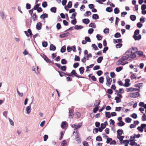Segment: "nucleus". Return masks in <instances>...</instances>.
Wrapping results in <instances>:
<instances>
[{"mask_svg": "<svg viewBox=\"0 0 146 146\" xmlns=\"http://www.w3.org/2000/svg\"><path fill=\"white\" fill-rule=\"evenodd\" d=\"M137 48H129L124 54L121 58L117 62L118 65H124L127 64L128 62L126 60H130L136 57L135 52Z\"/></svg>", "mask_w": 146, "mask_h": 146, "instance_id": "1", "label": "nucleus"}, {"mask_svg": "<svg viewBox=\"0 0 146 146\" xmlns=\"http://www.w3.org/2000/svg\"><path fill=\"white\" fill-rule=\"evenodd\" d=\"M117 138L119 140V141H121L122 140H123L124 137L122 135L123 133L122 130L119 129L117 131Z\"/></svg>", "mask_w": 146, "mask_h": 146, "instance_id": "2", "label": "nucleus"}, {"mask_svg": "<svg viewBox=\"0 0 146 146\" xmlns=\"http://www.w3.org/2000/svg\"><path fill=\"white\" fill-rule=\"evenodd\" d=\"M139 94L138 92L132 93L129 94L128 96L133 98H135L139 97Z\"/></svg>", "mask_w": 146, "mask_h": 146, "instance_id": "3", "label": "nucleus"}, {"mask_svg": "<svg viewBox=\"0 0 146 146\" xmlns=\"http://www.w3.org/2000/svg\"><path fill=\"white\" fill-rule=\"evenodd\" d=\"M82 126V123H79L77 125L73 124L72 125V127L74 129V130H76L80 127Z\"/></svg>", "mask_w": 146, "mask_h": 146, "instance_id": "4", "label": "nucleus"}, {"mask_svg": "<svg viewBox=\"0 0 146 146\" xmlns=\"http://www.w3.org/2000/svg\"><path fill=\"white\" fill-rule=\"evenodd\" d=\"M31 108L30 105L27 106L25 108L26 113L27 114H29L31 113Z\"/></svg>", "mask_w": 146, "mask_h": 146, "instance_id": "5", "label": "nucleus"}, {"mask_svg": "<svg viewBox=\"0 0 146 146\" xmlns=\"http://www.w3.org/2000/svg\"><path fill=\"white\" fill-rule=\"evenodd\" d=\"M106 79L107 80L106 84L107 85H108L109 86L111 83L112 79L108 76L106 77Z\"/></svg>", "mask_w": 146, "mask_h": 146, "instance_id": "6", "label": "nucleus"}, {"mask_svg": "<svg viewBox=\"0 0 146 146\" xmlns=\"http://www.w3.org/2000/svg\"><path fill=\"white\" fill-rule=\"evenodd\" d=\"M41 56L47 63H50L52 62L51 61H50L48 58L45 55H41Z\"/></svg>", "mask_w": 146, "mask_h": 146, "instance_id": "7", "label": "nucleus"}, {"mask_svg": "<svg viewBox=\"0 0 146 146\" xmlns=\"http://www.w3.org/2000/svg\"><path fill=\"white\" fill-rule=\"evenodd\" d=\"M129 142V141L127 140H122L121 141H120V142L122 144L124 143L125 144V145H127Z\"/></svg>", "mask_w": 146, "mask_h": 146, "instance_id": "8", "label": "nucleus"}, {"mask_svg": "<svg viewBox=\"0 0 146 146\" xmlns=\"http://www.w3.org/2000/svg\"><path fill=\"white\" fill-rule=\"evenodd\" d=\"M137 89L135 88H129L126 89V91L127 92H133L136 91Z\"/></svg>", "mask_w": 146, "mask_h": 146, "instance_id": "9", "label": "nucleus"}, {"mask_svg": "<svg viewBox=\"0 0 146 146\" xmlns=\"http://www.w3.org/2000/svg\"><path fill=\"white\" fill-rule=\"evenodd\" d=\"M125 83L124 84V86L126 87H128L130 85L129 82L130 80L129 79H125Z\"/></svg>", "mask_w": 146, "mask_h": 146, "instance_id": "10", "label": "nucleus"}, {"mask_svg": "<svg viewBox=\"0 0 146 146\" xmlns=\"http://www.w3.org/2000/svg\"><path fill=\"white\" fill-rule=\"evenodd\" d=\"M133 37L135 40H139L141 38V36L139 35H133Z\"/></svg>", "mask_w": 146, "mask_h": 146, "instance_id": "11", "label": "nucleus"}, {"mask_svg": "<svg viewBox=\"0 0 146 146\" xmlns=\"http://www.w3.org/2000/svg\"><path fill=\"white\" fill-rule=\"evenodd\" d=\"M36 28L38 30H40L41 28V23L40 22L38 23L36 25Z\"/></svg>", "mask_w": 146, "mask_h": 146, "instance_id": "12", "label": "nucleus"}, {"mask_svg": "<svg viewBox=\"0 0 146 146\" xmlns=\"http://www.w3.org/2000/svg\"><path fill=\"white\" fill-rule=\"evenodd\" d=\"M67 145V143L66 141L64 140L62 141L61 142V146H66Z\"/></svg>", "mask_w": 146, "mask_h": 146, "instance_id": "13", "label": "nucleus"}, {"mask_svg": "<svg viewBox=\"0 0 146 146\" xmlns=\"http://www.w3.org/2000/svg\"><path fill=\"white\" fill-rule=\"evenodd\" d=\"M50 49L51 50H55L56 49V47L53 44H51L50 45Z\"/></svg>", "mask_w": 146, "mask_h": 146, "instance_id": "14", "label": "nucleus"}, {"mask_svg": "<svg viewBox=\"0 0 146 146\" xmlns=\"http://www.w3.org/2000/svg\"><path fill=\"white\" fill-rule=\"evenodd\" d=\"M83 22L84 23L88 24L90 22L89 20L88 19H85L83 20Z\"/></svg>", "mask_w": 146, "mask_h": 146, "instance_id": "15", "label": "nucleus"}, {"mask_svg": "<svg viewBox=\"0 0 146 146\" xmlns=\"http://www.w3.org/2000/svg\"><path fill=\"white\" fill-rule=\"evenodd\" d=\"M100 101L99 100H97L95 101L94 103V105L95 107H98V106L100 105Z\"/></svg>", "mask_w": 146, "mask_h": 146, "instance_id": "16", "label": "nucleus"}, {"mask_svg": "<svg viewBox=\"0 0 146 146\" xmlns=\"http://www.w3.org/2000/svg\"><path fill=\"white\" fill-rule=\"evenodd\" d=\"M83 28V27L81 25H76L74 26V28L77 30L81 29Z\"/></svg>", "mask_w": 146, "mask_h": 146, "instance_id": "17", "label": "nucleus"}, {"mask_svg": "<svg viewBox=\"0 0 146 146\" xmlns=\"http://www.w3.org/2000/svg\"><path fill=\"white\" fill-rule=\"evenodd\" d=\"M130 19L132 21H135L136 19V17L134 15H131L130 17Z\"/></svg>", "mask_w": 146, "mask_h": 146, "instance_id": "18", "label": "nucleus"}, {"mask_svg": "<svg viewBox=\"0 0 146 146\" xmlns=\"http://www.w3.org/2000/svg\"><path fill=\"white\" fill-rule=\"evenodd\" d=\"M92 17L93 19L96 20L99 18V16L97 14H94Z\"/></svg>", "mask_w": 146, "mask_h": 146, "instance_id": "19", "label": "nucleus"}, {"mask_svg": "<svg viewBox=\"0 0 146 146\" xmlns=\"http://www.w3.org/2000/svg\"><path fill=\"white\" fill-rule=\"evenodd\" d=\"M68 33H65L60 35V37L61 38H63L68 36Z\"/></svg>", "mask_w": 146, "mask_h": 146, "instance_id": "20", "label": "nucleus"}, {"mask_svg": "<svg viewBox=\"0 0 146 146\" xmlns=\"http://www.w3.org/2000/svg\"><path fill=\"white\" fill-rule=\"evenodd\" d=\"M130 78L131 80H133L134 79L136 78V74L134 73L132 74L131 75Z\"/></svg>", "mask_w": 146, "mask_h": 146, "instance_id": "21", "label": "nucleus"}, {"mask_svg": "<svg viewBox=\"0 0 146 146\" xmlns=\"http://www.w3.org/2000/svg\"><path fill=\"white\" fill-rule=\"evenodd\" d=\"M130 145L131 146H135L138 145L134 141H130Z\"/></svg>", "mask_w": 146, "mask_h": 146, "instance_id": "22", "label": "nucleus"}, {"mask_svg": "<svg viewBox=\"0 0 146 146\" xmlns=\"http://www.w3.org/2000/svg\"><path fill=\"white\" fill-rule=\"evenodd\" d=\"M121 42V39H114L113 40V42L114 44H116L117 43H119Z\"/></svg>", "mask_w": 146, "mask_h": 146, "instance_id": "23", "label": "nucleus"}, {"mask_svg": "<svg viewBox=\"0 0 146 146\" xmlns=\"http://www.w3.org/2000/svg\"><path fill=\"white\" fill-rule=\"evenodd\" d=\"M3 116L6 118H7L8 116V112L7 111H5L3 113Z\"/></svg>", "mask_w": 146, "mask_h": 146, "instance_id": "24", "label": "nucleus"}, {"mask_svg": "<svg viewBox=\"0 0 146 146\" xmlns=\"http://www.w3.org/2000/svg\"><path fill=\"white\" fill-rule=\"evenodd\" d=\"M48 17V15L47 14L45 13L41 15L40 16V18L41 19H44L47 18Z\"/></svg>", "mask_w": 146, "mask_h": 146, "instance_id": "25", "label": "nucleus"}, {"mask_svg": "<svg viewBox=\"0 0 146 146\" xmlns=\"http://www.w3.org/2000/svg\"><path fill=\"white\" fill-rule=\"evenodd\" d=\"M103 57L102 56L99 57L97 61L98 63H100L103 60Z\"/></svg>", "mask_w": 146, "mask_h": 146, "instance_id": "26", "label": "nucleus"}, {"mask_svg": "<svg viewBox=\"0 0 146 146\" xmlns=\"http://www.w3.org/2000/svg\"><path fill=\"white\" fill-rule=\"evenodd\" d=\"M79 71H80V73L81 74H82L84 71V68L83 67H80L79 69Z\"/></svg>", "mask_w": 146, "mask_h": 146, "instance_id": "27", "label": "nucleus"}, {"mask_svg": "<svg viewBox=\"0 0 146 146\" xmlns=\"http://www.w3.org/2000/svg\"><path fill=\"white\" fill-rule=\"evenodd\" d=\"M50 11L54 13H55L56 11V9L55 7H52L50 9Z\"/></svg>", "mask_w": 146, "mask_h": 146, "instance_id": "28", "label": "nucleus"}, {"mask_svg": "<svg viewBox=\"0 0 146 146\" xmlns=\"http://www.w3.org/2000/svg\"><path fill=\"white\" fill-rule=\"evenodd\" d=\"M115 100L116 101L117 103H118L121 102V99L119 97H116L115 98Z\"/></svg>", "mask_w": 146, "mask_h": 146, "instance_id": "29", "label": "nucleus"}, {"mask_svg": "<svg viewBox=\"0 0 146 146\" xmlns=\"http://www.w3.org/2000/svg\"><path fill=\"white\" fill-rule=\"evenodd\" d=\"M8 119L9 120V122L10 123L11 125L12 126H14V123L13 121L10 118H8Z\"/></svg>", "mask_w": 146, "mask_h": 146, "instance_id": "30", "label": "nucleus"}, {"mask_svg": "<svg viewBox=\"0 0 146 146\" xmlns=\"http://www.w3.org/2000/svg\"><path fill=\"white\" fill-rule=\"evenodd\" d=\"M66 122L65 121L63 122L61 125L62 128H64L66 127Z\"/></svg>", "mask_w": 146, "mask_h": 146, "instance_id": "31", "label": "nucleus"}, {"mask_svg": "<svg viewBox=\"0 0 146 146\" xmlns=\"http://www.w3.org/2000/svg\"><path fill=\"white\" fill-rule=\"evenodd\" d=\"M125 121L127 123H130L131 121V119L129 117H127L125 118Z\"/></svg>", "mask_w": 146, "mask_h": 146, "instance_id": "32", "label": "nucleus"}, {"mask_svg": "<svg viewBox=\"0 0 146 146\" xmlns=\"http://www.w3.org/2000/svg\"><path fill=\"white\" fill-rule=\"evenodd\" d=\"M114 13L115 14H117L119 13V10L116 7L115 8V9H114Z\"/></svg>", "mask_w": 146, "mask_h": 146, "instance_id": "33", "label": "nucleus"}, {"mask_svg": "<svg viewBox=\"0 0 146 146\" xmlns=\"http://www.w3.org/2000/svg\"><path fill=\"white\" fill-rule=\"evenodd\" d=\"M66 47L65 46H63L61 50H60V51L62 53H63L65 51V50H66Z\"/></svg>", "mask_w": 146, "mask_h": 146, "instance_id": "34", "label": "nucleus"}, {"mask_svg": "<svg viewBox=\"0 0 146 146\" xmlns=\"http://www.w3.org/2000/svg\"><path fill=\"white\" fill-rule=\"evenodd\" d=\"M104 78L103 77H101L99 78V82L100 83L102 84L104 82Z\"/></svg>", "mask_w": 146, "mask_h": 146, "instance_id": "35", "label": "nucleus"}, {"mask_svg": "<svg viewBox=\"0 0 146 146\" xmlns=\"http://www.w3.org/2000/svg\"><path fill=\"white\" fill-rule=\"evenodd\" d=\"M77 23L76 19H74L72 20L71 21V23L74 25H75Z\"/></svg>", "mask_w": 146, "mask_h": 146, "instance_id": "36", "label": "nucleus"}, {"mask_svg": "<svg viewBox=\"0 0 146 146\" xmlns=\"http://www.w3.org/2000/svg\"><path fill=\"white\" fill-rule=\"evenodd\" d=\"M118 126H122L124 125V123L123 121H120L117 123Z\"/></svg>", "mask_w": 146, "mask_h": 146, "instance_id": "37", "label": "nucleus"}, {"mask_svg": "<svg viewBox=\"0 0 146 146\" xmlns=\"http://www.w3.org/2000/svg\"><path fill=\"white\" fill-rule=\"evenodd\" d=\"M37 17V16L35 13H34L32 16V19L33 21H35Z\"/></svg>", "mask_w": 146, "mask_h": 146, "instance_id": "38", "label": "nucleus"}, {"mask_svg": "<svg viewBox=\"0 0 146 146\" xmlns=\"http://www.w3.org/2000/svg\"><path fill=\"white\" fill-rule=\"evenodd\" d=\"M42 46L46 47L47 46V42L46 41H44L42 42Z\"/></svg>", "mask_w": 146, "mask_h": 146, "instance_id": "39", "label": "nucleus"}, {"mask_svg": "<svg viewBox=\"0 0 146 146\" xmlns=\"http://www.w3.org/2000/svg\"><path fill=\"white\" fill-rule=\"evenodd\" d=\"M91 12L89 11H86L85 13V14H84L85 16H88L89 15H91Z\"/></svg>", "mask_w": 146, "mask_h": 146, "instance_id": "40", "label": "nucleus"}, {"mask_svg": "<svg viewBox=\"0 0 146 146\" xmlns=\"http://www.w3.org/2000/svg\"><path fill=\"white\" fill-rule=\"evenodd\" d=\"M122 67L121 66L117 68L116 69V71L117 72H119L122 70Z\"/></svg>", "mask_w": 146, "mask_h": 146, "instance_id": "41", "label": "nucleus"}, {"mask_svg": "<svg viewBox=\"0 0 146 146\" xmlns=\"http://www.w3.org/2000/svg\"><path fill=\"white\" fill-rule=\"evenodd\" d=\"M122 46V44L121 43H119L116 45L115 47L117 48H120Z\"/></svg>", "mask_w": 146, "mask_h": 146, "instance_id": "42", "label": "nucleus"}, {"mask_svg": "<svg viewBox=\"0 0 146 146\" xmlns=\"http://www.w3.org/2000/svg\"><path fill=\"white\" fill-rule=\"evenodd\" d=\"M96 140L98 141H101L102 140V137L100 136H98L96 137Z\"/></svg>", "mask_w": 146, "mask_h": 146, "instance_id": "43", "label": "nucleus"}, {"mask_svg": "<svg viewBox=\"0 0 146 146\" xmlns=\"http://www.w3.org/2000/svg\"><path fill=\"white\" fill-rule=\"evenodd\" d=\"M106 115L107 117L110 118L111 117V115L110 112H106Z\"/></svg>", "mask_w": 146, "mask_h": 146, "instance_id": "44", "label": "nucleus"}, {"mask_svg": "<svg viewBox=\"0 0 146 146\" xmlns=\"http://www.w3.org/2000/svg\"><path fill=\"white\" fill-rule=\"evenodd\" d=\"M96 37L98 40H101L102 38V36L99 34H97Z\"/></svg>", "mask_w": 146, "mask_h": 146, "instance_id": "45", "label": "nucleus"}, {"mask_svg": "<svg viewBox=\"0 0 146 146\" xmlns=\"http://www.w3.org/2000/svg\"><path fill=\"white\" fill-rule=\"evenodd\" d=\"M72 3L71 1H69L67 5V7L68 8H70L72 7Z\"/></svg>", "mask_w": 146, "mask_h": 146, "instance_id": "46", "label": "nucleus"}, {"mask_svg": "<svg viewBox=\"0 0 146 146\" xmlns=\"http://www.w3.org/2000/svg\"><path fill=\"white\" fill-rule=\"evenodd\" d=\"M89 26L90 27H92L94 28H96V25H94V23H90V24Z\"/></svg>", "mask_w": 146, "mask_h": 146, "instance_id": "47", "label": "nucleus"}, {"mask_svg": "<svg viewBox=\"0 0 146 146\" xmlns=\"http://www.w3.org/2000/svg\"><path fill=\"white\" fill-rule=\"evenodd\" d=\"M80 58L78 56H77L76 55L75 56V58H74V60L75 61H80Z\"/></svg>", "mask_w": 146, "mask_h": 146, "instance_id": "48", "label": "nucleus"}, {"mask_svg": "<svg viewBox=\"0 0 146 146\" xmlns=\"http://www.w3.org/2000/svg\"><path fill=\"white\" fill-rule=\"evenodd\" d=\"M121 36V35L120 33H116L114 35V36L115 38H118Z\"/></svg>", "mask_w": 146, "mask_h": 146, "instance_id": "49", "label": "nucleus"}, {"mask_svg": "<svg viewBox=\"0 0 146 146\" xmlns=\"http://www.w3.org/2000/svg\"><path fill=\"white\" fill-rule=\"evenodd\" d=\"M73 134L76 138H78L79 137V133H78V132H76V133H75V131H74L73 132Z\"/></svg>", "mask_w": 146, "mask_h": 146, "instance_id": "50", "label": "nucleus"}, {"mask_svg": "<svg viewBox=\"0 0 146 146\" xmlns=\"http://www.w3.org/2000/svg\"><path fill=\"white\" fill-rule=\"evenodd\" d=\"M146 9V5L145 4H143L141 6V9L142 11L145 10Z\"/></svg>", "mask_w": 146, "mask_h": 146, "instance_id": "51", "label": "nucleus"}, {"mask_svg": "<svg viewBox=\"0 0 146 146\" xmlns=\"http://www.w3.org/2000/svg\"><path fill=\"white\" fill-rule=\"evenodd\" d=\"M31 5L29 3H27L26 5V8L27 9H29L31 8Z\"/></svg>", "mask_w": 146, "mask_h": 146, "instance_id": "52", "label": "nucleus"}, {"mask_svg": "<svg viewBox=\"0 0 146 146\" xmlns=\"http://www.w3.org/2000/svg\"><path fill=\"white\" fill-rule=\"evenodd\" d=\"M131 116L134 119H136L137 117V115L136 113H133L131 115Z\"/></svg>", "mask_w": 146, "mask_h": 146, "instance_id": "53", "label": "nucleus"}, {"mask_svg": "<svg viewBox=\"0 0 146 146\" xmlns=\"http://www.w3.org/2000/svg\"><path fill=\"white\" fill-rule=\"evenodd\" d=\"M138 130L141 132H143V129L141 126L138 127L137 128Z\"/></svg>", "mask_w": 146, "mask_h": 146, "instance_id": "54", "label": "nucleus"}, {"mask_svg": "<svg viewBox=\"0 0 146 146\" xmlns=\"http://www.w3.org/2000/svg\"><path fill=\"white\" fill-rule=\"evenodd\" d=\"M92 47H93L94 49L96 50L98 49V47L96 45L94 44H92Z\"/></svg>", "mask_w": 146, "mask_h": 146, "instance_id": "55", "label": "nucleus"}, {"mask_svg": "<svg viewBox=\"0 0 146 146\" xmlns=\"http://www.w3.org/2000/svg\"><path fill=\"white\" fill-rule=\"evenodd\" d=\"M67 61L66 60L64 59H63L61 60V63L63 64H66Z\"/></svg>", "mask_w": 146, "mask_h": 146, "instance_id": "56", "label": "nucleus"}, {"mask_svg": "<svg viewBox=\"0 0 146 146\" xmlns=\"http://www.w3.org/2000/svg\"><path fill=\"white\" fill-rule=\"evenodd\" d=\"M76 13L75 12L72 14V16L70 17L71 19H76L75 17L76 16Z\"/></svg>", "mask_w": 146, "mask_h": 146, "instance_id": "57", "label": "nucleus"}, {"mask_svg": "<svg viewBox=\"0 0 146 146\" xmlns=\"http://www.w3.org/2000/svg\"><path fill=\"white\" fill-rule=\"evenodd\" d=\"M85 40L86 42H91V40L90 38L89 37L86 36L85 38Z\"/></svg>", "mask_w": 146, "mask_h": 146, "instance_id": "58", "label": "nucleus"}, {"mask_svg": "<svg viewBox=\"0 0 146 146\" xmlns=\"http://www.w3.org/2000/svg\"><path fill=\"white\" fill-rule=\"evenodd\" d=\"M97 73L98 76H100L102 74L103 72L101 70H98L97 72Z\"/></svg>", "mask_w": 146, "mask_h": 146, "instance_id": "59", "label": "nucleus"}, {"mask_svg": "<svg viewBox=\"0 0 146 146\" xmlns=\"http://www.w3.org/2000/svg\"><path fill=\"white\" fill-rule=\"evenodd\" d=\"M47 4L46 2H44L42 4V6L43 7L45 8L47 6Z\"/></svg>", "mask_w": 146, "mask_h": 146, "instance_id": "60", "label": "nucleus"}, {"mask_svg": "<svg viewBox=\"0 0 146 146\" xmlns=\"http://www.w3.org/2000/svg\"><path fill=\"white\" fill-rule=\"evenodd\" d=\"M104 32L105 34H106V33H109V29L108 28H106L104 30Z\"/></svg>", "mask_w": 146, "mask_h": 146, "instance_id": "61", "label": "nucleus"}, {"mask_svg": "<svg viewBox=\"0 0 146 146\" xmlns=\"http://www.w3.org/2000/svg\"><path fill=\"white\" fill-rule=\"evenodd\" d=\"M100 68V67L99 66H96L93 68L94 70H96L99 69Z\"/></svg>", "mask_w": 146, "mask_h": 146, "instance_id": "62", "label": "nucleus"}, {"mask_svg": "<svg viewBox=\"0 0 146 146\" xmlns=\"http://www.w3.org/2000/svg\"><path fill=\"white\" fill-rule=\"evenodd\" d=\"M79 65V63H75L73 65V67L74 68H76Z\"/></svg>", "mask_w": 146, "mask_h": 146, "instance_id": "63", "label": "nucleus"}, {"mask_svg": "<svg viewBox=\"0 0 146 146\" xmlns=\"http://www.w3.org/2000/svg\"><path fill=\"white\" fill-rule=\"evenodd\" d=\"M142 120L143 121L146 120V116L145 114H143L142 116Z\"/></svg>", "mask_w": 146, "mask_h": 146, "instance_id": "64", "label": "nucleus"}]
</instances>
